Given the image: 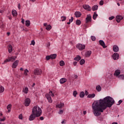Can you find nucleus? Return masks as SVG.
Returning <instances> with one entry per match:
<instances>
[{"instance_id": "obj_18", "label": "nucleus", "mask_w": 124, "mask_h": 124, "mask_svg": "<svg viewBox=\"0 0 124 124\" xmlns=\"http://www.w3.org/2000/svg\"><path fill=\"white\" fill-rule=\"evenodd\" d=\"M121 74V71L120 70H116L115 71L114 76H118Z\"/></svg>"}, {"instance_id": "obj_33", "label": "nucleus", "mask_w": 124, "mask_h": 124, "mask_svg": "<svg viewBox=\"0 0 124 124\" xmlns=\"http://www.w3.org/2000/svg\"><path fill=\"white\" fill-rule=\"evenodd\" d=\"M51 28L52 27H51V26L50 25H48V26H47V27H46V30L49 31L51 30Z\"/></svg>"}, {"instance_id": "obj_42", "label": "nucleus", "mask_w": 124, "mask_h": 124, "mask_svg": "<svg viewBox=\"0 0 124 124\" xmlns=\"http://www.w3.org/2000/svg\"><path fill=\"white\" fill-rule=\"evenodd\" d=\"M46 60L49 61L50 59H51V57H50V56H46Z\"/></svg>"}, {"instance_id": "obj_48", "label": "nucleus", "mask_w": 124, "mask_h": 124, "mask_svg": "<svg viewBox=\"0 0 124 124\" xmlns=\"http://www.w3.org/2000/svg\"><path fill=\"white\" fill-rule=\"evenodd\" d=\"M11 62V61L9 59H6V60L4 61V62Z\"/></svg>"}, {"instance_id": "obj_29", "label": "nucleus", "mask_w": 124, "mask_h": 124, "mask_svg": "<svg viewBox=\"0 0 124 124\" xmlns=\"http://www.w3.org/2000/svg\"><path fill=\"white\" fill-rule=\"evenodd\" d=\"M98 16V15L96 14V13L94 12L93 15V20H95L96 19L97 16Z\"/></svg>"}, {"instance_id": "obj_43", "label": "nucleus", "mask_w": 124, "mask_h": 124, "mask_svg": "<svg viewBox=\"0 0 124 124\" xmlns=\"http://www.w3.org/2000/svg\"><path fill=\"white\" fill-rule=\"evenodd\" d=\"M91 39H92V40L93 41H95V37L93 36H92V37H91Z\"/></svg>"}, {"instance_id": "obj_59", "label": "nucleus", "mask_w": 124, "mask_h": 124, "mask_svg": "<svg viewBox=\"0 0 124 124\" xmlns=\"http://www.w3.org/2000/svg\"><path fill=\"white\" fill-rule=\"evenodd\" d=\"M20 4L19 3V4H18V8L19 9V10L20 9Z\"/></svg>"}, {"instance_id": "obj_27", "label": "nucleus", "mask_w": 124, "mask_h": 124, "mask_svg": "<svg viewBox=\"0 0 124 124\" xmlns=\"http://www.w3.org/2000/svg\"><path fill=\"white\" fill-rule=\"evenodd\" d=\"M46 95H48L49 96L54 97L55 96V95H54L53 93H52V92L50 91L48 93L46 94Z\"/></svg>"}, {"instance_id": "obj_36", "label": "nucleus", "mask_w": 124, "mask_h": 124, "mask_svg": "<svg viewBox=\"0 0 124 124\" xmlns=\"http://www.w3.org/2000/svg\"><path fill=\"white\" fill-rule=\"evenodd\" d=\"M85 96V93H84L83 92H82L81 93H80V97L81 98L84 97V96Z\"/></svg>"}, {"instance_id": "obj_58", "label": "nucleus", "mask_w": 124, "mask_h": 124, "mask_svg": "<svg viewBox=\"0 0 124 124\" xmlns=\"http://www.w3.org/2000/svg\"><path fill=\"white\" fill-rule=\"evenodd\" d=\"M78 78V76L77 75H74V78L75 79H77Z\"/></svg>"}, {"instance_id": "obj_53", "label": "nucleus", "mask_w": 124, "mask_h": 124, "mask_svg": "<svg viewBox=\"0 0 124 124\" xmlns=\"http://www.w3.org/2000/svg\"><path fill=\"white\" fill-rule=\"evenodd\" d=\"M35 44V43L34 42V41H32L31 42V45H32L33 46H34Z\"/></svg>"}, {"instance_id": "obj_46", "label": "nucleus", "mask_w": 124, "mask_h": 124, "mask_svg": "<svg viewBox=\"0 0 124 124\" xmlns=\"http://www.w3.org/2000/svg\"><path fill=\"white\" fill-rule=\"evenodd\" d=\"M63 110H59V114H63Z\"/></svg>"}, {"instance_id": "obj_64", "label": "nucleus", "mask_w": 124, "mask_h": 124, "mask_svg": "<svg viewBox=\"0 0 124 124\" xmlns=\"http://www.w3.org/2000/svg\"><path fill=\"white\" fill-rule=\"evenodd\" d=\"M112 124H118V123L114 122V123H112Z\"/></svg>"}, {"instance_id": "obj_14", "label": "nucleus", "mask_w": 124, "mask_h": 124, "mask_svg": "<svg viewBox=\"0 0 124 124\" xmlns=\"http://www.w3.org/2000/svg\"><path fill=\"white\" fill-rule=\"evenodd\" d=\"M113 51H114L115 52H118V51H119V48L118 47V46H114L113 47Z\"/></svg>"}, {"instance_id": "obj_3", "label": "nucleus", "mask_w": 124, "mask_h": 124, "mask_svg": "<svg viewBox=\"0 0 124 124\" xmlns=\"http://www.w3.org/2000/svg\"><path fill=\"white\" fill-rule=\"evenodd\" d=\"M34 74L37 76H40L42 74V71L41 69H36L34 70Z\"/></svg>"}, {"instance_id": "obj_13", "label": "nucleus", "mask_w": 124, "mask_h": 124, "mask_svg": "<svg viewBox=\"0 0 124 124\" xmlns=\"http://www.w3.org/2000/svg\"><path fill=\"white\" fill-rule=\"evenodd\" d=\"M99 43L100 45H101L102 47H103L104 48H106L107 46H105L104 41H103V40H100L99 41Z\"/></svg>"}, {"instance_id": "obj_57", "label": "nucleus", "mask_w": 124, "mask_h": 124, "mask_svg": "<svg viewBox=\"0 0 124 124\" xmlns=\"http://www.w3.org/2000/svg\"><path fill=\"white\" fill-rule=\"evenodd\" d=\"M61 124H65V120L62 121V122H61Z\"/></svg>"}, {"instance_id": "obj_16", "label": "nucleus", "mask_w": 124, "mask_h": 124, "mask_svg": "<svg viewBox=\"0 0 124 124\" xmlns=\"http://www.w3.org/2000/svg\"><path fill=\"white\" fill-rule=\"evenodd\" d=\"M8 52H9V53H11L13 51L12 46H11V45H8Z\"/></svg>"}, {"instance_id": "obj_8", "label": "nucleus", "mask_w": 124, "mask_h": 124, "mask_svg": "<svg viewBox=\"0 0 124 124\" xmlns=\"http://www.w3.org/2000/svg\"><path fill=\"white\" fill-rule=\"evenodd\" d=\"M82 7H83L84 9L85 10H87V11H91V7L88 5H83Z\"/></svg>"}, {"instance_id": "obj_11", "label": "nucleus", "mask_w": 124, "mask_h": 124, "mask_svg": "<svg viewBox=\"0 0 124 124\" xmlns=\"http://www.w3.org/2000/svg\"><path fill=\"white\" fill-rule=\"evenodd\" d=\"M46 97L47 98V100L48 101L49 103H52V100L51 97L48 94H46Z\"/></svg>"}, {"instance_id": "obj_22", "label": "nucleus", "mask_w": 124, "mask_h": 124, "mask_svg": "<svg viewBox=\"0 0 124 124\" xmlns=\"http://www.w3.org/2000/svg\"><path fill=\"white\" fill-rule=\"evenodd\" d=\"M49 57H50L51 59H55L57 57V54H53L50 55Z\"/></svg>"}, {"instance_id": "obj_26", "label": "nucleus", "mask_w": 124, "mask_h": 124, "mask_svg": "<svg viewBox=\"0 0 124 124\" xmlns=\"http://www.w3.org/2000/svg\"><path fill=\"white\" fill-rule=\"evenodd\" d=\"M29 71L27 69L24 70V75L25 76H28V73H29Z\"/></svg>"}, {"instance_id": "obj_32", "label": "nucleus", "mask_w": 124, "mask_h": 124, "mask_svg": "<svg viewBox=\"0 0 124 124\" xmlns=\"http://www.w3.org/2000/svg\"><path fill=\"white\" fill-rule=\"evenodd\" d=\"M96 91L98 92H100L101 91V87L100 86V85H98L96 86Z\"/></svg>"}, {"instance_id": "obj_52", "label": "nucleus", "mask_w": 124, "mask_h": 124, "mask_svg": "<svg viewBox=\"0 0 124 124\" xmlns=\"http://www.w3.org/2000/svg\"><path fill=\"white\" fill-rule=\"evenodd\" d=\"M73 64L74 65V66H76L77 64V62H74Z\"/></svg>"}, {"instance_id": "obj_20", "label": "nucleus", "mask_w": 124, "mask_h": 124, "mask_svg": "<svg viewBox=\"0 0 124 124\" xmlns=\"http://www.w3.org/2000/svg\"><path fill=\"white\" fill-rule=\"evenodd\" d=\"M67 81V79L65 78H62L60 79V84H63L65 82H66Z\"/></svg>"}, {"instance_id": "obj_28", "label": "nucleus", "mask_w": 124, "mask_h": 124, "mask_svg": "<svg viewBox=\"0 0 124 124\" xmlns=\"http://www.w3.org/2000/svg\"><path fill=\"white\" fill-rule=\"evenodd\" d=\"M80 59H81L80 57L79 56H77V57H75V58H74V61H77L78 62L80 61Z\"/></svg>"}, {"instance_id": "obj_2", "label": "nucleus", "mask_w": 124, "mask_h": 124, "mask_svg": "<svg viewBox=\"0 0 124 124\" xmlns=\"http://www.w3.org/2000/svg\"><path fill=\"white\" fill-rule=\"evenodd\" d=\"M42 109L38 106L33 107L32 109V114L30 115L29 121H33L35 118L39 117L42 115Z\"/></svg>"}, {"instance_id": "obj_21", "label": "nucleus", "mask_w": 124, "mask_h": 124, "mask_svg": "<svg viewBox=\"0 0 124 124\" xmlns=\"http://www.w3.org/2000/svg\"><path fill=\"white\" fill-rule=\"evenodd\" d=\"M22 92L25 94H27L28 92H29V88H28V87H26V88H24V89H23V90H22Z\"/></svg>"}, {"instance_id": "obj_17", "label": "nucleus", "mask_w": 124, "mask_h": 124, "mask_svg": "<svg viewBox=\"0 0 124 124\" xmlns=\"http://www.w3.org/2000/svg\"><path fill=\"white\" fill-rule=\"evenodd\" d=\"M16 58H17L16 56H13L12 57H8V59L10 60V61H11V62H12L15 61Z\"/></svg>"}, {"instance_id": "obj_25", "label": "nucleus", "mask_w": 124, "mask_h": 124, "mask_svg": "<svg viewBox=\"0 0 124 124\" xmlns=\"http://www.w3.org/2000/svg\"><path fill=\"white\" fill-rule=\"evenodd\" d=\"M11 107H12V105L11 104L8 105L7 106V109H8V113H10L11 112Z\"/></svg>"}, {"instance_id": "obj_4", "label": "nucleus", "mask_w": 124, "mask_h": 124, "mask_svg": "<svg viewBox=\"0 0 124 124\" xmlns=\"http://www.w3.org/2000/svg\"><path fill=\"white\" fill-rule=\"evenodd\" d=\"M77 48L80 50H82L85 49V46L84 45L78 44L77 45Z\"/></svg>"}, {"instance_id": "obj_40", "label": "nucleus", "mask_w": 124, "mask_h": 124, "mask_svg": "<svg viewBox=\"0 0 124 124\" xmlns=\"http://www.w3.org/2000/svg\"><path fill=\"white\" fill-rule=\"evenodd\" d=\"M4 91V87H0V93H2Z\"/></svg>"}, {"instance_id": "obj_34", "label": "nucleus", "mask_w": 124, "mask_h": 124, "mask_svg": "<svg viewBox=\"0 0 124 124\" xmlns=\"http://www.w3.org/2000/svg\"><path fill=\"white\" fill-rule=\"evenodd\" d=\"M61 18L62 22L65 21L66 20V16H61Z\"/></svg>"}, {"instance_id": "obj_39", "label": "nucleus", "mask_w": 124, "mask_h": 124, "mask_svg": "<svg viewBox=\"0 0 124 124\" xmlns=\"http://www.w3.org/2000/svg\"><path fill=\"white\" fill-rule=\"evenodd\" d=\"M60 66H63V65L65 64V63L63 61H61L60 62Z\"/></svg>"}, {"instance_id": "obj_1", "label": "nucleus", "mask_w": 124, "mask_h": 124, "mask_svg": "<svg viewBox=\"0 0 124 124\" xmlns=\"http://www.w3.org/2000/svg\"><path fill=\"white\" fill-rule=\"evenodd\" d=\"M115 101L113 98L109 96L106 97L103 99L94 102L92 104V109H93V114L95 116H99L100 112L103 113L108 108H111L114 104Z\"/></svg>"}, {"instance_id": "obj_45", "label": "nucleus", "mask_w": 124, "mask_h": 124, "mask_svg": "<svg viewBox=\"0 0 124 124\" xmlns=\"http://www.w3.org/2000/svg\"><path fill=\"white\" fill-rule=\"evenodd\" d=\"M104 3V2H103V0L100 1V2H99L100 5H103Z\"/></svg>"}, {"instance_id": "obj_7", "label": "nucleus", "mask_w": 124, "mask_h": 124, "mask_svg": "<svg viewBox=\"0 0 124 124\" xmlns=\"http://www.w3.org/2000/svg\"><path fill=\"white\" fill-rule=\"evenodd\" d=\"M112 57L113 59L115 61L118 60L119 59V55L118 53H115L113 54Z\"/></svg>"}, {"instance_id": "obj_15", "label": "nucleus", "mask_w": 124, "mask_h": 124, "mask_svg": "<svg viewBox=\"0 0 124 124\" xmlns=\"http://www.w3.org/2000/svg\"><path fill=\"white\" fill-rule=\"evenodd\" d=\"M74 15H75L77 17H79L81 16V14L80 12H76L74 13Z\"/></svg>"}, {"instance_id": "obj_60", "label": "nucleus", "mask_w": 124, "mask_h": 124, "mask_svg": "<svg viewBox=\"0 0 124 124\" xmlns=\"http://www.w3.org/2000/svg\"><path fill=\"white\" fill-rule=\"evenodd\" d=\"M44 27H47L48 25H47V23H44Z\"/></svg>"}, {"instance_id": "obj_54", "label": "nucleus", "mask_w": 124, "mask_h": 124, "mask_svg": "<svg viewBox=\"0 0 124 124\" xmlns=\"http://www.w3.org/2000/svg\"><path fill=\"white\" fill-rule=\"evenodd\" d=\"M50 46V43H47V47H49Z\"/></svg>"}, {"instance_id": "obj_30", "label": "nucleus", "mask_w": 124, "mask_h": 124, "mask_svg": "<svg viewBox=\"0 0 124 124\" xmlns=\"http://www.w3.org/2000/svg\"><path fill=\"white\" fill-rule=\"evenodd\" d=\"M12 15L13 16H17V12L16 10H13V11H12Z\"/></svg>"}, {"instance_id": "obj_49", "label": "nucleus", "mask_w": 124, "mask_h": 124, "mask_svg": "<svg viewBox=\"0 0 124 124\" xmlns=\"http://www.w3.org/2000/svg\"><path fill=\"white\" fill-rule=\"evenodd\" d=\"M19 119L20 120H22V115L20 114L19 115Z\"/></svg>"}, {"instance_id": "obj_56", "label": "nucleus", "mask_w": 124, "mask_h": 124, "mask_svg": "<svg viewBox=\"0 0 124 124\" xmlns=\"http://www.w3.org/2000/svg\"><path fill=\"white\" fill-rule=\"evenodd\" d=\"M40 120H41V121H43L44 120V117L43 116H41L40 117Z\"/></svg>"}, {"instance_id": "obj_24", "label": "nucleus", "mask_w": 124, "mask_h": 124, "mask_svg": "<svg viewBox=\"0 0 124 124\" xmlns=\"http://www.w3.org/2000/svg\"><path fill=\"white\" fill-rule=\"evenodd\" d=\"M98 6L96 5H94L92 8H91V10H93V11H94L95 10H98Z\"/></svg>"}, {"instance_id": "obj_37", "label": "nucleus", "mask_w": 124, "mask_h": 124, "mask_svg": "<svg viewBox=\"0 0 124 124\" xmlns=\"http://www.w3.org/2000/svg\"><path fill=\"white\" fill-rule=\"evenodd\" d=\"M80 21L79 19H77L76 21V24L78 26H79L80 25Z\"/></svg>"}, {"instance_id": "obj_62", "label": "nucleus", "mask_w": 124, "mask_h": 124, "mask_svg": "<svg viewBox=\"0 0 124 124\" xmlns=\"http://www.w3.org/2000/svg\"><path fill=\"white\" fill-rule=\"evenodd\" d=\"M86 113H87L86 111H83V114H84V115L86 114Z\"/></svg>"}, {"instance_id": "obj_12", "label": "nucleus", "mask_w": 124, "mask_h": 124, "mask_svg": "<svg viewBox=\"0 0 124 124\" xmlns=\"http://www.w3.org/2000/svg\"><path fill=\"white\" fill-rule=\"evenodd\" d=\"M64 107V104L63 103H60V104H58L56 105V108H62Z\"/></svg>"}, {"instance_id": "obj_31", "label": "nucleus", "mask_w": 124, "mask_h": 124, "mask_svg": "<svg viewBox=\"0 0 124 124\" xmlns=\"http://www.w3.org/2000/svg\"><path fill=\"white\" fill-rule=\"evenodd\" d=\"M25 24H26V26H27V27L30 26V24H31L30 21H29V20H26V21Z\"/></svg>"}, {"instance_id": "obj_41", "label": "nucleus", "mask_w": 124, "mask_h": 124, "mask_svg": "<svg viewBox=\"0 0 124 124\" xmlns=\"http://www.w3.org/2000/svg\"><path fill=\"white\" fill-rule=\"evenodd\" d=\"M84 63H85V60H84V59H82L80 61V65H83Z\"/></svg>"}, {"instance_id": "obj_51", "label": "nucleus", "mask_w": 124, "mask_h": 124, "mask_svg": "<svg viewBox=\"0 0 124 124\" xmlns=\"http://www.w3.org/2000/svg\"><path fill=\"white\" fill-rule=\"evenodd\" d=\"M123 102V101L122 100H120V101H118V105H121V104Z\"/></svg>"}, {"instance_id": "obj_50", "label": "nucleus", "mask_w": 124, "mask_h": 124, "mask_svg": "<svg viewBox=\"0 0 124 124\" xmlns=\"http://www.w3.org/2000/svg\"><path fill=\"white\" fill-rule=\"evenodd\" d=\"M4 121H5V118L4 117L3 119H0V122H4Z\"/></svg>"}, {"instance_id": "obj_63", "label": "nucleus", "mask_w": 124, "mask_h": 124, "mask_svg": "<svg viewBox=\"0 0 124 124\" xmlns=\"http://www.w3.org/2000/svg\"><path fill=\"white\" fill-rule=\"evenodd\" d=\"M20 70L21 71H24V69H23V68H20Z\"/></svg>"}, {"instance_id": "obj_38", "label": "nucleus", "mask_w": 124, "mask_h": 124, "mask_svg": "<svg viewBox=\"0 0 124 124\" xmlns=\"http://www.w3.org/2000/svg\"><path fill=\"white\" fill-rule=\"evenodd\" d=\"M119 79H124V75H120L118 76Z\"/></svg>"}, {"instance_id": "obj_44", "label": "nucleus", "mask_w": 124, "mask_h": 124, "mask_svg": "<svg viewBox=\"0 0 124 124\" xmlns=\"http://www.w3.org/2000/svg\"><path fill=\"white\" fill-rule=\"evenodd\" d=\"M114 18H115L114 16H110V17H108V20L111 21V20H113Z\"/></svg>"}, {"instance_id": "obj_9", "label": "nucleus", "mask_w": 124, "mask_h": 124, "mask_svg": "<svg viewBox=\"0 0 124 124\" xmlns=\"http://www.w3.org/2000/svg\"><path fill=\"white\" fill-rule=\"evenodd\" d=\"M123 17L122 16H121L118 15V16H116V21L118 23H119L121 22V20H123Z\"/></svg>"}, {"instance_id": "obj_35", "label": "nucleus", "mask_w": 124, "mask_h": 124, "mask_svg": "<svg viewBox=\"0 0 124 124\" xmlns=\"http://www.w3.org/2000/svg\"><path fill=\"white\" fill-rule=\"evenodd\" d=\"M77 94H78V93L77 91H74L73 92V95L74 96V97H76Z\"/></svg>"}, {"instance_id": "obj_5", "label": "nucleus", "mask_w": 124, "mask_h": 124, "mask_svg": "<svg viewBox=\"0 0 124 124\" xmlns=\"http://www.w3.org/2000/svg\"><path fill=\"white\" fill-rule=\"evenodd\" d=\"M31 100L30 99L27 98L25 100L24 105L26 107H28L30 105Z\"/></svg>"}, {"instance_id": "obj_10", "label": "nucleus", "mask_w": 124, "mask_h": 124, "mask_svg": "<svg viewBox=\"0 0 124 124\" xmlns=\"http://www.w3.org/2000/svg\"><path fill=\"white\" fill-rule=\"evenodd\" d=\"M18 62H19V61L18 60L16 61V62H13V65H12V68H16V67H17V66Z\"/></svg>"}, {"instance_id": "obj_6", "label": "nucleus", "mask_w": 124, "mask_h": 124, "mask_svg": "<svg viewBox=\"0 0 124 124\" xmlns=\"http://www.w3.org/2000/svg\"><path fill=\"white\" fill-rule=\"evenodd\" d=\"M92 16L91 15H87V17H86V23H88L91 22Z\"/></svg>"}, {"instance_id": "obj_23", "label": "nucleus", "mask_w": 124, "mask_h": 124, "mask_svg": "<svg viewBox=\"0 0 124 124\" xmlns=\"http://www.w3.org/2000/svg\"><path fill=\"white\" fill-rule=\"evenodd\" d=\"M95 94L94 93L93 94H89L88 96H87V97L89 98H93V97H95Z\"/></svg>"}, {"instance_id": "obj_47", "label": "nucleus", "mask_w": 124, "mask_h": 124, "mask_svg": "<svg viewBox=\"0 0 124 124\" xmlns=\"http://www.w3.org/2000/svg\"><path fill=\"white\" fill-rule=\"evenodd\" d=\"M73 17H71V19L69 20V22L72 23L73 21Z\"/></svg>"}, {"instance_id": "obj_55", "label": "nucleus", "mask_w": 124, "mask_h": 124, "mask_svg": "<svg viewBox=\"0 0 124 124\" xmlns=\"http://www.w3.org/2000/svg\"><path fill=\"white\" fill-rule=\"evenodd\" d=\"M85 95H88L89 94V93L88 92V91H85Z\"/></svg>"}, {"instance_id": "obj_61", "label": "nucleus", "mask_w": 124, "mask_h": 124, "mask_svg": "<svg viewBox=\"0 0 124 124\" xmlns=\"http://www.w3.org/2000/svg\"><path fill=\"white\" fill-rule=\"evenodd\" d=\"M8 19H9V20H11L12 19V17H11V16H8Z\"/></svg>"}, {"instance_id": "obj_19", "label": "nucleus", "mask_w": 124, "mask_h": 124, "mask_svg": "<svg viewBox=\"0 0 124 124\" xmlns=\"http://www.w3.org/2000/svg\"><path fill=\"white\" fill-rule=\"evenodd\" d=\"M92 54V51H87V52L85 53V56L87 57H89L90 56H91Z\"/></svg>"}]
</instances>
